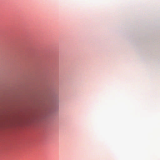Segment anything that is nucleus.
<instances>
[{
    "mask_svg": "<svg viewBox=\"0 0 160 160\" xmlns=\"http://www.w3.org/2000/svg\"><path fill=\"white\" fill-rule=\"evenodd\" d=\"M58 97V96L56 95H55V96H52V98H53V99H56Z\"/></svg>",
    "mask_w": 160,
    "mask_h": 160,
    "instance_id": "1",
    "label": "nucleus"
}]
</instances>
